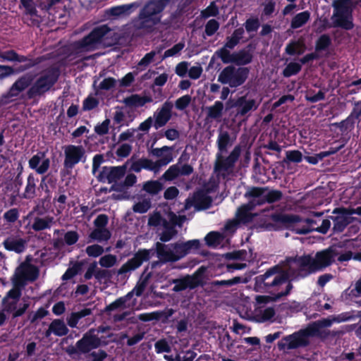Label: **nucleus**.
Returning <instances> with one entry per match:
<instances>
[{"label": "nucleus", "mask_w": 361, "mask_h": 361, "mask_svg": "<svg viewBox=\"0 0 361 361\" xmlns=\"http://www.w3.org/2000/svg\"><path fill=\"white\" fill-rule=\"evenodd\" d=\"M289 260L290 259L286 260V264L283 270H280L278 267H274L259 276V279L263 282L264 287L269 292L272 293L273 296L258 295L256 297V301L258 303H266L269 300H276L289 293L293 286L290 283H287L286 281L289 279L300 276L298 272L294 274H290Z\"/></svg>", "instance_id": "nucleus-1"}, {"label": "nucleus", "mask_w": 361, "mask_h": 361, "mask_svg": "<svg viewBox=\"0 0 361 361\" xmlns=\"http://www.w3.org/2000/svg\"><path fill=\"white\" fill-rule=\"evenodd\" d=\"M120 35L106 25L94 27L91 32L82 39L73 42L70 46L71 54L82 55L93 51L99 46H111L118 42Z\"/></svg>", "instance_id": "nucleus-2"}, {"label": "nucleus", "mask_w": 361, "mask_h": 361, "mask_svg": "<svg viewBox=\"0 0 361 361\" xmlns=\"http://www.w3.org/2000/svg\"><path fill=\"white\" fill-rule=\"evenodd\" d=\"M334 254L331 249H326L315 254L314 256L304 255L295 258H290L289 269L290 274H298L304 277L313 272L322 270L331 264Z\"/></svg>", "instance_id": "nucleus-3"}, {"label": "nucleus", "mask_w": 361, "mask_h": 361, "mask_svg": "<svg viewBox=\"0 0 361 361\" xmlns=\"http://www.w3.org/2000/svg\"><path fill=\"white\" fill-rule=\"evenodd\" d=\"M169 0H149L140 10L132 22V27L138 30L150 32L162 19L163 11Z\"/></svg>", "instance_id": "nucleus-4"}, {"label": "nucleus", "mask_w": 361, "mask_h": 361, "mask_svg": "<svg viewBox=\"0 0 361 361\" xmlns=\"http://www.w3.org/2000/svg\"><path fill=\"white\" fill-rule=\"evenodd\" d=\"M249 70L247 68H235L233 66L225 67L218 76V81L231 87L243 85L247 78Z\"/></svg>", "instance_id": "nucleus-5"}, {"label": "nucleus", "mask_w": 361, "mask_h": 361, "mask_svg": "<svg viewBox=\"0 0 361 361\" xmlns=\"http://www.w3.org/2000/svg\"><path fill=\"white\" fill-rule=\"evenodd\" d=\"M147 225L162 229L159 234V240L161 242H169L178 233L174 226H171L170 220L164 218L159 212H153L149 215Z\"/></svg>", "instance_id": "nucleus-6"}, {"label": "nucleus", "mask_w": 361, "mask_h": 361, "mask_svg": "<svg viewBox=\"0 0 361 361\" xmlns=\"http://www.w3.org/2000/svg\"><path fill=\"white\" fill-rule=\"evenodd\" d=\"M312 336L308 327L301 329L289 336L283 338L279 343L280 350H290L308 345L310 337Z\"/></svg>", "instance_id": "nucleus-7"}, {"label": "nucleus", "mask_w": 361, "mask_h": 361, "mask_svg": "<svg viewBox=\"0 0 361 361\" xmlns=\"http://www.w3.org/2000/svg\"><path fill=\"white\" fill-rule=\"evenodd\" d=\"M39 275L38 269L30 264L22 263L15 271L11 279L13 286L23 288L26 281H33L36 280Z\"/></svg>", "instance_id": "nucleus-8"}, {"label": "nucleus", "mask_w": 361, "mask_h": 361, "mask_svg": "<svg viewBox=\"0 0 361 361\" xmlns=\"http://www.w3.org/2000/svg\"><path fill=\"white\" fill-rule=\"evenodd\" d=\"M245 197H254L258 205H261L265 202L272 203L279 200L282 197V193L277 190H269L267 188L253 187L248 189Z\"/></svg>", "instance_id": "nucleus-9"}, {"label": "nucleus", "mask_w": 361, "mask_h": 361, "mask_svg": "<svg viewBox=\"0 0 361 361\" xmlns=\"http://www.w3.org/2000/svg\"><path fill=\"white\" fill-rule=\"evenodd\" d=\"M63 165L67 169H72L77 164L86 160V151L82 145H66L63 147Z\"/></svg>", "instance_id": "nucleus-10"}, {"label": "nucleus", "mask_w": 361, "mask_h": 361, "mask_svg": "<svg viewBox=\"0 0 361 361\" xmlns=\"http://www.w3.org/2000/svg\"><path fill=\"white\" fill-rule=\"evenodd\" d=\"M107 342L102 341L96 334L95 329H91L83 334L81 339L76 342V345L80 353H87L101 345H105Z\"/></svg>", "instance_id": "nucleus-11"}, {"label": "nucleus", "mask_w": 361, "mask_h": 361, "mask_svg": "<svg viewBox=\"0 0 361 361\" xmlns=\"http://www.w3.org/2000/svg\"><path fill=\"white\" fill-rule=\"evenodd\" d=\"M58 78V72L54 69L44 73L29 90L30 96L41 94L50 89Z\"/></svg>", "instance_id": "nucleus-12"}, {"label": "nucleus", "mask_w": 361, "mask_h": 361, "mask_svg": "<svg viewBox=\"0 0 361 361\" xmlns=\"http://www.w3.org/2000/svg\"><path fill=\"white\" fill-rule=\"evenodd\" d=\"M240 154V149L239 147H235L226 158H224L222 154L218 153L214 165L215 171L224 176L230 174L233 171L234 164L238 160Z\"/></svg>", "instance_id": "nucleus-13"}, {"label": "nucleus", "mask_w": 361, "mask_h": 361, "mask_svg": "<svg viewBox=\"0 0 361 361\" xmlns=\"http://www.w3.org/2000/svg\"><path fill=\"white\" fill-rule=\"evenodd\" d=\"M334 13L331 18L332 27H339L345 30H350L353 27L351 11L353 6H345L340 8L333 6Z\"/></svg>", "instance_id": "nucleus-14"}, {"label": "nucleus", "mask_w": 361, "mask_h": 361, "mask_svg": "<svg viewBox=\"0 0 361 361\" xmlns=\"http://www.w3.org/2000/svg\"><path fill=\"white\" fill-rule=\"evenodd\" d=\"M20 289L18 287L13 286L3 300L4 310L7 312L14 311L13 314L14 317L22 315L28 307V305L25 303L22 307L16 310V305L21 295Z\"/></svg>", "instance_id": "nucleus-15"}, {"label": "nucleus", "mask_w": 361, "mask_h": 361, "mask_svg": "<svg viewBox=\"0 0 361 361\" xmlns=\"http://www.w3.org/2000/svg\"><path fill=\"white\" fill-rule=\"evenodd\" d=\"M334 216L330 217L333 221V231L334 233H341L344 231L346 226L355 219L351 217L347 208L339 207L333 210Z\"/></svg>", "instance_id": "nucleus-16"}, {"label": "nucleus", "mask_w": 361, "mask_h": 361, "mask_svg": "<svg viewBox=\"0 0 361 361\" xmlns=\"http://www.w3.org/2000/svg\"><path fill=\"white\" fill-rule=\"evenodd\" d=\"M203 269L200 268L192 275L187 276L183 279H176L173 281L175 286L173 288V290L175 292H179L186 288H195L202 283V274Z\"/></svg>", "instance_id": "nucleus-17"}, {"label": "nucleus", "mask_w": 361, "mask_h": 361, "mask_svg": "<svg viewBox=\"0 0 361 361\" xmlns=\"http://www.w3.org/2000/svg\"><path fill=\"white\" fill-rule=\"evenodd\" d=\"M211 203L212 199L207 192L198 191L186 200L185 209L195 207L197 210L205 209L209 207Z\"/></svg>", "instance_id": "nucleus-18"}, {"label": "nucleus", "mask_w": 361, "mask_h": 361, "mask_svg": "<svg viewBox=\"0 0 361 361\" xmlns=\"http://www.w3.org/2000/svg\"><path fill=\"white\" fill-rule=\"evenodd\" d=\"M349 319L345 314H341L336 316H331L328 318L318 320L307 327L309 331L312 334V336L319 335L321 332L322 329L329 327L333 323H340L345 322Z\"/></svg>", "instance_id": "nucleus-19"}, {"label": "nucleus", "mask_w": 361, "mask_h": 361, "mask_svg": "<svg viewBox=\"0 0 361 361\" xmlns=\"http://www.w3.org/2000/svg\"><path fill=\"white\" fill-rule=\"evenodd\" d=\"M200 247V243L198 240H191L185 242L178 241L173 243L176 262L187 255L197 250Z\"/></svg>", "instance_id": "nucleus-20"}, {"label": "nucleus", "mask_w": 361, "mask_h": 361, "mask_svg": "<svg viewBox=\"0 0 361 361\" xmlns=\"http://www.w3.org/2000/svg\"><path fill=\"white\" fill-rule=\"evenodd\" d=\"M149 259V251L143 250L137 252L135 256L129 259L126 263L123 264L118 270V274L122 275L128 271L135 270L138 268L143 262L147 261Z\"/></svg>", "instance_id": "nucleus-21"}, {"label": "nucleus", "mask_w": 361, "mask_h": 361, "mask_svg": "<svg viewBox=\"0 0 361 361\" xmlns=\"http://www.w3.org/2000/svg\"><path fill=\"white\" fill-rule=\"evenodd\" d=\"M169 160V159H165L164 161H154L149 159L142 158L133 164L132 169L135 172H140L142 169H147L157 174L160 171L162 166L167 165Z\"/></svg>", "instance_id": "nucleus-22"}, {"label": "nucleus", "mask_w": 361, "mask_h": 361, "mask_svg": "<svg viewBox=\"0 0 361 361\" xmlns=\"http://www.w3.org/2000/svg\"><path fill=\"white\" fill-rule=\"evenodd\" d=\"M173 106L172 102L166 101L154 113V127L156 129L164 126L171 119Z\"/></svg>", "instance_id": "nucleus-23"}, {"label": "nucleus", "mask_w": 361, "mask_h": 361, "mask_svg": "<svg viewBox=\"0 0 361 361\" xmlns=\"http://www.w3.org/2000/svg\"><path fill=\"white\" fill-rule=\"evenodd\" d=\"M285 221L290 223L292 230L298 234H306L314 230L310 224L314 221L309 219L302 220L298 216L290 215L284 218Z\"/></svg>", "instance_id": "nucleus-24"}, {"label": "nucleus", "mask_w": 361, "mask_h": 361, "mask_svg": "<svg viewBox=\"0 0 361 361\" xmlns=\"http://www.w3.org/2000/svg\"><path fill=\"white\" fill-rule=\"evenodd\" d=\"M260 104V101L249 98L247 95L239 97L235 104L237 108V115L244 116L249 112L255 111Z\"/></svg>", "instance_id": "nucleus-25"}, {"label": "nucleus", "mask_w": 361, "mask_h": 361, "mask_svg": "<svg viewBox=\"0 0 361 361\" xmlns=\"http://www.w3.org/2000/svg\"><path fill=\"white\" fill-rule=\"evenodd\" d=\"M139 4L134 2L129 4H123L114 6L106 10V14L110 19H119L130 16L136 8L139 7Z\"/></svg>", "instance_id": "nucleus-26"}, {"label": "nucleus", "mask_w": 361, "mask_h": 361, "mask_svg": "<svg viewBox=\"0 0 361 361\" xmlns=\"http://www.w3.org/2000/svg\"><path fill=\"white\" fill-rule=\"evenodd\" d=\"M29 166L37 173L44 174L50 166V160L44 152H38L29 160Z\"/></svg>", "instance_id": "nucleus-27"}, {"label": "nucleus", "mask_w": 361, "mask_h": 361, "mask_svg": "<svg viewBox=\"0 0 361 361\" xmlns=\"http://www.w3.org/2000/svg\"><path fill=\"white\" fill-rule=\"evenodd\" d=\"M126 168L124 166L105 167L99 174V178L104 182H116L124 176Z\"/></svg>", "instance_id": "nucleus-28"}, {"label": "nucleus", "mask_w": 361, "mask_h": 361, "mask_svg": "<svg viewBox=\"0 0 361 361\" xmlns=\"http://www.w3.org/2000/svg\"><path fill=\"white\" fill-rule=\"evenodd\" d=\"M157 257L162 262H176L173 243L165 245L160 242L156 243Z\"/></svg>", "instance_id": "nucleus-29"}, {"label": "nucleus", "mask_w": 361, "mask_h": 361, "mask_svg": "<svg viewBox=\"0 0 361 361\" xmlns=\"http://www.w3.org/2000/svg\"><path fill=\"white\" fill-rule=\"evenodd\" d=\"M27 243L25 239L19 236H10L4 241L3 245L7 250L21 253L25 250Z\"/></svg>", "instance_id": "nucleus-30"}, {"label": "nucleus", "mask_w": 361, "mask_h": 361, "mask_svg": "<svg viewBox=\"0 0 361 361\" xmlns=\"http://www.w3.org/2000/svg\"><path fill=\"white\" fill-rule=\"evenodd\" d=\"M250 201L247 204L241 206L237 211L236 217L238 221H250L255 214L250 213V211L258 205L254 197H249Z\"/></svg>", "instance_id": "nucleus-31"}, {"label": "nucleus", "mask_w": 361, "mask_h": 361, "mask_svg": "<svg viewBox=\"0 0 361 361\" xmlns=\"http://www.w3.org/2000/svg\"><path fill=\"white\" fill-rule=\"evenodd\" d=\"M55 224V219L53 216H36L33 219L30 228L36 232L44 231L51 228Z\"/></svg>", "instance_id": "nucleus-32"}, {"label": "nucleus", "mask_w": 361, "mask_h": 361, "mask_svg": "<svg viewBox=\"0 0 361 361\" xmlns=\"http://www.w3.org/2000/svg\"><path fill=\"white\" fill-rule=\"evenodd\" d=\"M69 330L65 322L59 319H54L49 324L48 329L45 331V336L49 337L51 334L56 336H63L68 333Z\"/></svg>", "instance_id": "nucleus-33"}, {"label": "nucleus", "mask_w": 361, "mask_h": 361, "mask_svg": "<svg viewBox=\"0 0 361 361\" xmlns=\"http://www.w3.org/2000/svg\"><path fill=\"white\" fill-rule=\"evenodd\" d=\"M32 77L31 75H25L18 80L11 88V94L12 96L17 95L20 92L25 90L32 82Z\"/></svg>", "instance_id": "nucleus-34"}, {"label": "nucleus", "mask_w": 361, "mask_h": 361, "mask_svg": "<svg viewBox=\"0 0 361 361\" xmlns=\"http://www.w3.org/2000/svg\"><path fill=\"white\" fill-rule=\"evenodd\" d=\"M92 314L91 309L85 308L79 312H72L66 319L68 325L71 328L77 326L78 321Z\"/></svg>", "instance_id": "nucleus-35"}, {"label": "nucleus", "mask_w": 361, "mask_h": 361, "mask_svg": "<svg viewBox=\"0 0 361 361\" xmlns=\"http://www.w3.org/2000/svg\"><path fill=\"white\" fill-rule=\"evenodd\" d=\"M152 102L149 97H142L138 94H133L124 99V103L129 106L140 107L144 106L146 103Z\"/></svg>", "instance_id": "nucleus-36"}, {"label": "nucleus", "mask_w": 361, "mask_h": 361, "mask_svg": "<svg viewBox=\"0 0 361 361\" xmlns=\"http://www.w3.org/2000/svg\"><path fill=\"white\" fill-rule=\"evenodd\" d=\"M173 148L168 147V146H164L161 148H154L152 150V154L157 157L159 158L157 161H164L165 159H169L170 160L167 162V164L171 162L173 159V154H172Z\"/></svg>", "instance_id": "nucleus-37"}, {"label": "nucleus", "mask_w": 361, "mask_h": 361, "mask_svg": "<svg viewBox=\"0 0 361 361\" xmlns=\"http://www.w3.org/2000/svg\"><path fill=\"white\" fill-rule=\"evenodd\" d=\"M111 236V232L106 228H95L89 237L98 242L107 241Z\"/></svg>", "instance_id": "nucleus-38"}, {"label": "nucleus", "mask_w": 361, "mask_h": 361, "mask_svg": "<svg viewBox=\"0 0 361 361\" xmlns=\"http://www.w3.org/2000/svg\"><path fill=\"white\" fill-rule=\"evenodd\" d=\"M224 104L216 101L212 106L207 108V117L212 119L219 120L223 115Z\"/></svg>", "instance_id": "nucleus-39"}, {"label": "nucleus", "mask_w": 361, "mask_h": 361, "mask_svg": "<svg viewBox=\"0 0 361 361\" xmlns=\"http://www.w3.org/2000/svg\"><path fill=\"white\" fill-rule=\"evenodd\" d=\"M252 61V55L248 51L241 50L233 53V61L232 63L243 66L249 63Z\"/></svg>", "instance_id": "nucleus-40"}, {"label": "nucleus", "mask_w": 361, "mask_h": 361, "mask_svg": "<svg viewBox=\"0 0 361 361\" xmlns=\"http://www.w3.org/2000/svg\"><path fill=\"white\" fill-rule=\"evenodd\" d=\"M305 50V46L302 40L293 41L287 44L286 52L290 55L302 54Z\"/></svg>", "instance_id": "nucleus-41"}, {"label": "nucleus", "mask_w": 361, "mask_h": 361, "mask_svg": "<svg viewBox=\"0 0 361 361\" xmlns=\"http://www.w3.org/2000/svg\"><path fill=\"white\" fill-rule=\"evenodd\" d=\"M310 18V13L307 11L295 15L291 20L290 26L293 29L299 28L304 25Z\"/></svg>", "instance_id": "nucleus-42"}, {"label": "nucleus", "mask_w": 361, "mask_h": 361, "mask_svg": "<svg viewBox=\"0 0 361 361\" xmlns=\"http://www.w3.org/2000/svg\"><path fill=\"white\" fill-rule=\"evenodd\" d=\"M163 189V185L159 180H148L143 184L142 190L147 193L154 195Z\"/></svg>", "instance_id": "nucleus-43"}, {"label": "nucleus", "mask_w": 361, "mask_h": 361, "mask_svg": "<svg viewBox=\"0 0 361 361\" xmlns=\"http://www.w3.org/2000/svg\"><path fill=\"white\" fill-rule=\"evenodd\" d=\"M231 137L227 131H220L217 139V145L219 152L222 154L227 150V147L231 145Z\"/></svg>", "instance_id": "nucleus-44"}, {"label": "nucleus", "mask_w": 361, "mask_h": 361, "mask_svg": "<svg viewBox=\"0 0 361 361\" xmlns=\"http://www.w3.org/2000/svg\"><path fill=\"white\" fill-rule=\"evenodd\" d=\"M131 298V294H127L123 297H121L106 307V312H111L118 309H125L126 307V302Z\"/></svg>", "instance_id": "nucleus-45"}, {"label": "nucleus", "mask_w": 361, "mask_h": 361, "mask_svg": "<svg viewBox=\"0 0 361 361\" xmlns=\"http://www.w3.org/2000/svg\"><path fill=\"white\" fill-rule=\"evenodd\" d=\"M244 33V30L243 28L236 29L232 34L231 37H227L226 47H228V49L234 48L240 39L243 38V35Z\"/></svg>", "instance_id": "nucleus-46"}, {"label": "nucleus", "mask_w": 361, "mask_h": 361, "mask_svg": "<svg viewBox=\"0 0 361 361\" xmlns=\"http://www.w3.org/2000/svg\"><path fill=\"white\" fill-rule=\"evenodd\" d=\"M224 238V235L218 232H210L205 236V241L207 245L216 247L221 244Z\"/></svg>", "instance_id": "nucleus-47"}, {"label": "nucleus", "mask_w": 361, "mask_h": 361, "mask_svg": "<svg viewBox=\"0 0 361 361\" xmlns=\"http://www.w3.org/2000/svg\"><path fill=\"white\" fill-rule=\"evenodd\" d=\"M226 45L215 52L214 56L220 58L224 63H232L233 61V53L228 50Z\"/></svg>", "instance_id": "nucleus-48"}, {"label": "nucleus", "mask_w": 361, "mask_h": 361, "mask_svg": "<svg viewBox=\"0 0 361 361\" xmlns=\"http://www.w3.org/2000/svg\"><path fill=\"white\" fill-rule=\"evenodd\" d=\"M99 264L102 267L111 268L117 264V257L111 254H107L100 257Z\"/></svg>", "instance_id": "nucleus-49"}, {"label": "nucleus", "mask_w": 361, "mask_h": 361, "mask_svg": "<svg viewBox=\"0 0 361 361\" xmlns=\"http://www.w3.org/2000/svg\"><path fill=\"white\" fill-rule=\"evenodd\" d=\"M302 160V154L298 150H290L286 152V158L283 162L289 163H300Z\"/></svg>", "instance_id": "nucleus-50"}, {"label": "nucleus", "mask_w": 361, "mask_h": 361, "mask_svg": "<svg viewBox=\"0 0 361 361\" xmlns=\"http://www.w3.org/2000/svg\"><path fill=\"white\" fill-rule=\"evenodd\" d=\"M179 176L178 164H176L171 166L162 175L161 178L165 180H173Z\"/></svg>", "instance_id": "nucleus-51"}, {"label": "nucleus", "mask_w": 361, "mask_h": 361, "mask_svg": "<svg viewBox=\"0 0 361 361\" xmlns=\"http://www.w3.org/2000/svg\"><path fill=\"white\" fill-rule=\"evenodd\" d=\"M104 251L103 247L97 244L89 245L85 249L87 255L91 257H99L103 254Z\"/></svg>", "instance_id": "nucleus-52"}, {"label": "nucleus", "mask_w": 361, "mask_h": 361, "mask_svg": "<svg viewBox=\"0 0 361 361\" xmlns=\"http://www.w3.org/2000/svg\"><path fill=\"white\" fill-rule=\"evenodd\" d=\"M242 281V279L239 276L234 277L229 280H223V281H214L212 282V286L213 287L216 286H226L230 287L235 284L239 283Z\"/></svg>", "instance_id": "nucleus-53"}, {"label": "nucleus", "mask_w": 361, "mask_h": 361, "mask_svg": "<svg viewBox=\"0 0 361 361\" xmlns=\"http://www.w3.org/2000/svg\"><path fill=\"white\" fill-rule=\"evenodd\" d=\"M151 207V202L149 200H143L134 204L133 209L135 212L145 213Z\"/></svg>", "instance_id": "nucleus-54"}, {"label": "nucleus", "mask_w": 361, "mask_h": 361, "mask_svg": "<svg viewBox=\"0 0 361 361\" xmlns=\"http://www.w3.org/2000/svg\"><path fill=\"white\" fill-rule=\"evenodd\" d=\"M147 279L145 278L143 279H140L137 281L135 287L128 294H131V297L133 296V294L136 295L137 296H140L143 291L145 290V288L147 287Z\"/></svg>", "instance_id": "nucleus-55"}, {"label": "nucleus", "mask_w": 361, "mask_h": 361, "mask_svg": "<svg viewBox=\"0 0 361 361\" xmlns=\"http://www.w3.org/2000/svg\"><path fill=\"white\" fill-rule=\"evenodd\" d=\"M0 57L4 60L11 61H25V58L24 56H19L13 51H8L0 53Z\"/></svg>", "instance_id": "nucleus-56"}, {"label": "nucleus", "mask_w": 361, "mask_h": 361, "mask_svg": "<svg viewBox=\"0 0 361 361\" xmlns=\"http://www.w3.org/2000/svg\"><path fill=\"white\" fill-rule=\"evenodd\" d=\"M81 269L80 263H75L71 267L68 268L62 276L63 280H68L75 276Z\"/></svg>", "instance_id": "nucleus-57"}, {"label": "nucleus", "mask_w": 361, "mask_h": 361, "mask_svg": "<svg viewBox=\"0 0 361 361\" xmlns=\"http://www.w3.org/2000/svg\"><path fill=\"white\" fill-rule=\"evenodd\" d=\"M301 69V66L298 63H290L283 70V75L290 77L298 73Z\"/></svg>", "instance_id": "nucleus-58"}, {"label": "nucleus", "mask_w": 361, "mask_h": 361, "mask_svg": "<svg viewBox=\"0 0 361 361\" xmlns=\"http://www.w3.org/2000/svg\"><path fill=\"white\" fill-rule=\"evenodd\" d=\"M162 316V312H153L149 313H143L138 315V319L143 322H149L152 320H158Z\"/></svg>", "instance_id": "nucleus-59"}, {"label": "nucleus", "mask_w": 361, "mask_h": 361, "mask_svg": "<svg viewBox=\"0 0 361 361\" xmlns=\"http://www.w3.org/2000/svg\"><path fill=\"white\" fill-rule=\"evenodd\" d=\"M35 192V184L34 183V179L29 176L27 178V183L25 188L24 197L25 198H32L34 197Z\"/></svg>", "instance_id": "nucleus-60"}, {"label": "nucleus", "mask_w": 361, "mask_h": 361, "mask_svg": "<svg viewBox=\"0 0 361 361\" xmlns=\"http://www.w3.org/2000/svg\"><path fill=\"white\" fill-rule=\"evenodd\" d=\"M203 68L200 64L191 66L188 69V76L192 80H197L200 78L202 74Z\"/></svg>", "instance_id": "nucleus-61"}, {"label": "nucleus", "mask_w": 361, "mask_h": 361, "mask_svg": "<svg viewBox=\"0 0 361 361\" xmlns=\"http://www.w3.org/2000/svg\"><path fill=\"white\" fill-rule=\"evenodd\" d=\"M168 218L170 220L171 226H174L175 228L176 225L181 226L183 223L186 219V217L185 216H177L176 214L173 212H170L168 214Z\"/></svg>", "instance_id": "nucleus-62"}, {"label": "nucleus", "mask_w": 361, "mask_h": 361, "mask_svg": "<svg viewBox=\"0 0 361 361\" xmlns=\"http://www.w3.org/2000/svg\"><path fill=\"white\" fill-rule=\"evenodd\" d=\"M191 102V97L188 94L184 95L178 98L176 102V108L178 110H183L185 109Z\"/></svg>", "instance_id": "nucleus-63"}, {"label": "nucleus", "mask_w": 361, "mask_h": 361, "mask_svg": "<svg viewBox=\"0 0 361 361\" xmlns=\"http://www.w3.org/2000/svg\"><path fill=\"white\" fill-rule=\"evenodd\" d=\"M154 348L157 353H169L171 347L165 339H161L154 344Z\"/></svg>", "instance_id": "nucleus-64"}]
</instances>
